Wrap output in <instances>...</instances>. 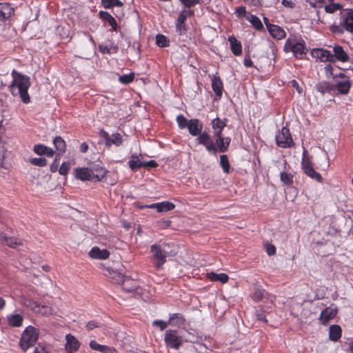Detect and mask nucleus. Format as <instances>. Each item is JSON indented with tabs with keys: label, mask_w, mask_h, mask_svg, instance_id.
Returning a JSON list of instances; mask_svg holds the SVG:
<instances>
[{
	"label": "nucleus",
	"mask_w": 353,
	"mask_h": 353,
	"mask_svg": "<svg viewBox=\"0 0 353 353\" xmlns=\"http://www.w3.org/2000/svg\"><path fill=\"white\" fill-rule=\"evenodd\" d=\"M12 77L13 80L10 86L12 94L19 96L23 103H28L30 101V97L28 92L31 84L30 78L15 70H12Z\"/></svg>",
	"instance_id": "f257e3e1"
},
{
	"label": "nucleus",
	"mask_w": 353,
	"mask_h": 353,
	"mask_svg": "<svg viewBox=\"0 0 353 353\" xmlns=\"http://www.w3.org/2000/svg\"><path fill=\"white\" fill-rule=\"evenodd\" d=\"M151 252H152L154 265L157 269H160L165 263L167 257L176 254V252L171 250L168 244L162 245H152Z\"/></svg>",
	"instance_id": "f03ea898"
},
{
	"label": "nucleus",
	"mask_w": 353,
	"mask_h": 353,
	"mask_svg": "<svg viewBox=\"0 0 353 353\" xmlns=\"http://www.w3.org/2000/svg\"><path fill=\"white\" fill-rule=\"evenodd\" d=\"M38 337L39 332L35 327L31 325L27 327L20 339V347L23 351H26L35 345Z\"/></svg>",
	"instance_id": "7ed1b4c3"
},
{
	"label": "nucleus",
	"mask_w": 353,
	"mask_h": 353,
	"mask_svg": "<svg viewBox=\"0 0 353 353\" xmlns=\"http://www.w3.org/2000/svg\"><path fill=\"white\" fill-rule=\"evenodd\" d=\"M106 172L105 169L101 168L99 172L94 174L93 172L88 168H77L74 170V176L81 181L96 179L99 181L105 177Z\"/></svg>",
	"instance_id": "20e7f679"
},
{
	"label": "nucleus",
	"mask_w": 353,
	"mask_h": 353,
	"mask_svg": "<svg viewBox=\"0 0 353 353\" xmlns=\"http://www.w3.org/2000/svg\"><path fill=\"white\" fill-rule=\"evenodd\" d=\"M165 342L167 346L177 350L183 343V338L177 334V331L168 330L165 333Z\"/></svg>",
	"instance_id": "39448f33"
},
{
	"label": "nucleus",
	"mask_w": 353,
	"mask_h": 353,
	"mask_svg": "<svg viewBox=\"0 0 353 353\" xmlns=\"http://www.w3.org/2000/svg\"><path fill=\"white\" fill-rule=\"evenodd\" d=\"M276 144L281 148H290L294 142L290 132V130L286 128H282L281 130L276 136Z\"/></svg>",
	"instance_id": "423d86ee"
},
{
	"label": "nucleus",
	"mask_w": 353,
	"mask_h": 353,
	"mask_svg": "<svg viewBox=\"0 0 353 353\" xmlns=\"http://www.w3.org/2000/svg\"><path fill=\"white\" fill-rule=\"evenodd\" d=\"M307 153L306 150H304L303 153L302 168L304 172L311 179H315L319 182H321L322 177L320 174L314 170L312 162L306 157Z\"/></svg>",
	"instance_id": "0eeeda50"
},
{
	"label": "nucleus",
	"mask_w": 353,
	"mask_h": 353,
	"mask_svg": "<svg viewBox=\"0 0 353 353\" xmlns=\"http://www.w3.org/2000/svg\"><path fill=\"white\" fill-rule=\"evenodd\" d=\"M99 136L103 139L105 144L108 148L111 147L112 145L119 147L123 143L122 135L118 132L110 135L102 129L99 132Z\"/></svg>",
	"instance_id": "6e6552de"
},
{
	"label": "nucleus",
	"mask_w": 353,
	"mask_h": 353,
	"mask_svg": "<svg viewBox=\"0 0 353 353\" xmlns=\"http://www.w3.org/2000/svg\"><path fill=\"white\" fill-rule=\"evenodd\" d=\"M341 25L350 32H353V10H343L341 11Z\"/></svg>",
	"instance_id": "1a4fd4ad"
},
{
	"label": "nucleus",
	"mask_w": 353,
	"mask_h": 353,
	"mask_svg": "<svg viewBox=\"0 0 353 353\" xmlns=\"http://www.w3.org/2000/svg\"><path fill=\"white\" fill-rule=\"evenodd\" d=\"M196 141L199 144L203 145L208 152H212L214 154L216 153L217 148L214 145L210 136L207 132H201L196 138Z\"/></svg>",
	"instance_id": "9d476101"
},
{
	"label": "nucleus",
	"mask_w": 353,
	"mask_h": 353,
	"mask_svg": "<svg viewBox=\"0 0 353 353\" xmlns=\"http://www.w3.org/2000/svg\"><path fill=\"white\" fill-rule=\"evenodd\" d=\"M65 348L68 353H73L77 352L80 347V342L73 335L68 334L65 336Z\"/></svg>",
	"instance_id": "9b49d317"
},
{
	"label": "nucleus",
	"mask_w": 353,
	"mask_h": 353,
	"mask_svg": "<svg viewBox=\"0 0 353 353\" xmlns=\"http://www.w3.org/2000/svg\"><path fill=\"white\" fill-rule=\"evenodd\" d=\"M337 313V307L334 304L323 310L320 315V321L324 325L327 324L328 321L333 319Z\"/></svg>",
	"instance_id": "f8f14e48"
},
{
	"label": "nucleus",
	"mask_w": 353,
	"mask_h": 353,
	"mask_svg": "<svg viewBox=\"0 0 353 353\" xmlns=\"http://www.w3.org/2000/svg\"><path fill=\"white\" fill-rule=\"evenodd\" d=\"M0 243L7 245L11 248H15L19 245H23V242L20 239L8 236L3 232L0 233Z\"/></svg>",
	"instance_id": "ddd939ff"
},
{
	"label": "nucleus",
	"mask_w": 353,
	"mask_h": 353,
	"mask_svg": "<svg viewBox=\"0 0 353 353\" xmlns=\"http://www.w3.org/2000/svg\"><path fill=\"white\" fill-rule=\"evenodd\" d=\"M312 56L319 59L321 61H334V56L330 51L324 49H316L312 52Z\"/></svg>",
	"instance_id": "4468645a"
},
{
	"label": "nucleus",
	"mask_w": 353,
	"mask_h": 353,
	"mask_svg": "<svg viewBox=\"0 0 353 353\" xmlns=\"http://www.w3.org/2000/svg\"><path fill=\"white\" fill-rule=\"evenodd\" d=\"M333 86L334 90H336L339 94L346 95L350 92L352 83L348 79H347L343 81H336Z\"/></svg>",
	"instance_id": "2eb2a0df"
},
{
	"label": "nucleus",
	"mask_w": 353,
	"mask_h": 353,
	"mask_svg": "<svg viewBox=\"0 0 353 353\" xmlns=\"http://www.w3.org/2000/svg\"><path fill=\"white\" fill-rule=\"evenodd\" d=\"M187 128L191 135L197 136L203 130V125L199 123L198 119H192L189 120L188 125Z\"/></svg>",
	"instance_id": "dca6fc26"
},
{
	"label": "nucleus",
	"mask_w": 353,
	"mask_h": 353,
	"mask_svg": "<svg viewBox=\"0 0 353 353\" xmlns=\"http://www.w3.org/2000/svg\"><path fill=\"white\" fill-rule=\"evenodd\" d=\"M150 208H155L159 212H165L173 210L175 208L174 203L169 201H163L161 203H153L150 205H147Z\"/></svg>",
	"instance_id": "f3484780"
},
{
	"label": "nucleus",
	"mask_w": 353,
	"mask_h": 353,
	"mask_svg": "<svg viewBox=\"0 0 353 353\" xmlns=\"http://www.w3.org/2000/svg\"><path fill=\"white\" fill-rule=\"evenodd\" d=\"M105 270V275L112 279V282L118 284H121V282H123L124 276L121 272L110 268H107Z\"/></svg>",
	"instance_id": "a211bd4d"
},
{
	"label": "nucleus",
	"mask_w": 353,
	"mask_h": 353,
	"mask_svg": "<svg viewBox=\"0 0 353 353\" xmlns=\"http://www.w3.org/2000/svg\"><path fill=\"white\" fill-rule=\"evenodd\" d=\"M110 252L105 250H101L98 247H94L89 252L91 258L97 259H106L109 257Z\"/></svg>",
	"instance_id": "6ab92c4d"
},
{
	"label": "nucleus",
	"mask_w": 353,
	"mask_h": 353,
	"mask_svg": "<svg viewBox=\"0 0 353 353\" xmlns=\"http://www.w3.org/2000/svg\"><path fill=\"white\" fill-rule=\"evenodd\" d=\"M212 88L216 96L221 97L223 93V83L219 77L211 76Z\"/></svg>",
	"instance_id": "aec40b11"
},
{
	"label": "nucleus",
	"mask_w": 353,
	"mask_h": 353,
	"mask_svg": "<svg viewBox=\"0 0 353 353\" xmlns=\"http://www.w3.org/2000/svg\"><path fill=\"white\" fill-rule=\"evenodd\" d=\"M14 12V9L8 3H0V20L8 19Z\"/></svg>",
	"instance_id": "412c9836"
},
{
	"label": "nucleus",
	"mask_w": 353,
	"mask_h": 353,
	"mask_svg": "<svg viewBox=\"0 0 353 353\" xmlns=\"http://www.w3.org/2000/svg\"><path fill=\"white\" fill-rule=\"evenodd\" d=\"M270 34L276 39H281L285 37V31L276 25H267Z\"/></svg>",
	"instance_id": "4be33fe9"
},
{
	"label": "nucleus",
	"mask_w": 353,
	"mask_h": 353,
	"mask_svg": "<svg viewBox=\"0 0 353 353\" xmlns=\"http://www.w3.org/2000/svg\"><path fill=\"white\" fill-rule=\"evenodd\" d=\"M34 152L38 155H46L48 157H52L54 154V150L51 148L43 144L35 145Z\"/></svg>",
	"instance_id": "5701e85b"
},
{
	"label": "nucleus",
	"mask_w": 353,
	"mask_h": 353,
	"mask_svg": "<svg viewBox=\"0 0 353 353\" xmlns=\"http://www.w3.org/2000/svg\"><path fill=\"white\" fill-rule=\"evenodd\" d=\"M216 137V143L217 145V150L220 152H225L229 146L230 139H224L221 134L214 135Z\"/></svg>",
	"instance_id": "b1692460"
},
{
	"label": "nucleus",
	"mask_w": 353,
	"mask_h": 353,
	"mask_svg": "<svg viewBox=\"0 0 353 353\" xmlns=\"http://www.w3.org/2000/svg\"><path fill=\"white\" fill-rule=\"evenodd\" d=\"M334 58L336 57V59L341 61L342 62H346L349 60V56L344 51L343 48L341 46H335L334 47Z\"/></svg>",
	"instance_id": "393cba45"
},
{
	"label": "nucleus",
	"mask_w": 353,
	"mask_h": 353,
	"mask_svg": "<svg viewBox=\"0 0 353 353\" xmlns=\"http://www.w3.org/2000/svg\"><path fill=\"white\" fill-rule=\"evenodd\" d=\"M7 320L9 325L12 327H20L22 325L23 318L21 314H12L8 315Z\"/></svg>",
	"instance_id": "a878e982"
},
{
	"label": "nucleus",
	"mask_w": 353,
	"mask_h": 353,
	"mask_svg": "<svg viewBox=\"0 0 353 353\" xmlns=\"http://www.w3.org/2000/svg\"><path fill=\"white\" fill-rule=\"evenodd\" d=\"M207 277L212 281H219L221 283H226L228 280V276L225 273L217 274L215 272H210L207 274Z\"/></svg>",
	"instance_id": "bb28decb"
},
{
	"label": "nucleus",
	"mask_w": 353,
	"mask_h": 353,
	"mask_svg": "<svg viewBox=\"0 0 353 353\" xmlns=\"http://www.w3.org/2000/svg\"><path fill=\"white\" fill-rule=\"evenodd\" d=\"M228 41H230L232 53L236 56L240 55L242 52L241 43L234 37H230Z\"/></svg>",
	"instance_id": "cd10ccee"
},
{
	"label": "nucleus",
	"mask_w": 353,
	"mask_h": 353,
	"mask_svg": "<svg viewBox=\"0 0 353 353\" xmlns=\"http://www.w3.org/2000/svg\"><path fill=\"white\" fill-rule=\"evenodd\" d=\"M187 19V14L185 12H181L178 17L176 24V32L179 34H182L185 32V21Z\"/></svg>",
	"instance_id": "c85d7f7f"
},
{
	"label": "nucleus",
	"mask_w": 353,
	"mask_h": 353,
	"mask_svg": "<svg viewBox=\"0 0 353 353\" xmlns=\"http://www.w3.org/2000/svg\"><path fill=\"white\" fill-rule=\"evenodd\" d=\"M53 143L56 150L59 152L57 156L59 157L65 152L66 144L65 141L61 137H56L53 140Z\"/></svg>",
	"instance_id": "c756f323"
},
{
	"label": "nucleus",
	"mask_w": 353,
	"mask_h": 353,
	"mask_svg": "<svg viewBox=\"0 0 353 353\" xmlns=\"http://www.w3.org/2000/svg\"><path fill=\"white\" fill-rule=\"evenodd\" d=\"M293 54L296 57L302 58L307 54V49L303 43L295 42L293 46Z\"/></svg>",
	"instance_id": "7c9ffc66"
},
{
	"label": "nucleus",
	"mask_w": 353,
	"mask_h": 353,
	"mask_svg": "<svg viewBox=\"0 0 353 353\" xmlns=\"http://www.w3.org/2000/svg\"><path fill=\"white\" fill-rule=\"evenodd\" d=\"M341 336V328L339 325H332L330 327L329 338L333 341H336Z\"/></svg>",
	"instance_id": "2f4dec72"
},
{
	"label": "nucleus",
	"mask_w": 353,
	"mask_h": 353,
	"mask_svg": "<svg viewBox=\"0 0 353 353\" xmlns=\"http://www.w3.org/2000/svg\"><path fill=\"white\" fill-rule=\"evenodd\" d=\"M90 347L94 350H97L103 353H112L113 351H114V349H112L107 345H100L94 340L90 342Z\"/></svg>",
	"instance_id": "473e14b6"
},
{
	"label": "nucleus",
	"mask_w": 353,
	"mask_h": 353,
	"mask_svg": "<svg viewBox=\"0 0 353 353\" xmlns=\"http://www.w3.org/2000/svg\"><path fill=\"white\" fill-rule=\"evenodd\" d=\"M316 89L321 94H325L334 90V86L329 82L321 81L316 85Z\"/></svg>",
	"instance_id": "72a5a7b5"
},
{
	"label": "nucleus",
	"mask_w": 353,
	"mask_h": 353,
	"mask_svg": "<svg viewBox=\"0 0 353 353\" xmlns=\"http://www.w3.org/2000/svg\"><path fill=\"white\" fill-rule=\"evenodd\" d=\"M212 128L214 130V135L222 134V131L225 126L224 121H221L219 118H216L212 122Z\"/></svg>",
	"instance_id": "f704fd0d"
},
{
	"label": "nucleus",
	"mask_w": 353,
	"mask_h": 353,
	"mask_svg": "<svg viewBox=\"0 0 353 353\" xmlns=\"http://www.w3.org/2000/svg\"><path fill=\"white\" fill-rule=\"evenodd\" d=\"M185 322V319L181 314L175 313L171 315L168 323L171 325H181Z\"/></svg>",
	"instance_id": "c9c22d12"
},
{
	"label": "nucleus",
	"mask_w": 353,
	"mask_h": 353,
	"mask_svg": "<svg viewBox=\"0 0 353 353\" xmlns=\"http://www.w3.org/2000/svg\"><path fill=\"white\" fill-rule=\"evenodd\" d=\"M143 162H141L137 154H132L128 161L129 167L132 171H137L139 168L143 167Z\"/></svg>",
	"instance_id": "e433bc0d"
},
{
	"label": "nucleus",
	"mask_w": 353,
	"mask_h": 353,
	"mask_svg": "<svg viewBox=\"0 0 353 353\" xmlns=\"http://www.w3.org/2000/svg\"><path fill=\"white\" fill-rule=\"evenodd\" d=\"M246 19L257 30L263 29V26L259 17L253 14H249L246 17Z\"/></svg>",
	"instance_id": "4c0bfd02"
},
{
	"label": "nucleus",
	"mask_w": 353,
	"mask_h": 353,
	"mask_svg": "<svg viewBox=\"0 0 353 353\" xmlns=\"http://www.w3.org/2000/svg\"><path fill=\"white\" fill-rule=\"evenodd\" d=\"M100 17L105 21H107L110 26H111L113 30H116L117 28V24L114 17L107 12L101 11L99 12Z\"/></svg>",
	"instance_id": "58836bf2"
},
{
	"label": "nucleus",
	"mask_w": 353,
	"mask_h": 353,
	"mask_svg": "<svg viewBox=\"0 0 353 353\" xmlns=\"http://www.w3.org/2000/svg\"><path fill=\"white\" fill-rule=\"evenodd\" d=\"M101 3L106 9L112 8L113 7L121 8L124 4L121 0H101Z\"/></svg>",
	"instance_id": "ea45409f"
},
{
	"label": "nucleus",
	"mask_w": 353,
	"mask_h": 353,
	"mask_svg": "<svg viewBox=\"0 0 353 353\" xmlns=\"http://www.w3.org/2000/svg\"><path fill=\"white\" fill-rule=\"evenodd\" d=\"M34 312L47 316L54 314V310L51 307L48 305L41 306L39 304L38 307L35 310Z\"/></svg>",
	"instance_id": "a19ab883"
},
{
	"label": "nucleus",
	"mask_w": 353,
	"mask_h": 353,
	"mask_svg": "<svg viewBox=\"0 0 353 353\" xmlns=\"http://www.w3.org/2000/svg\"><path fill=\"white\" fill-rule=\"evenodd\" d=\"M328 4H326L324 7L325 11L327 13L333 14L337 10H340L342 8L341 4L339 3H334V1L332 2H327Z\"/></svg>",
	"instance_id": "79ce46f5"
},
{
	"label": "nucleus",
	"mask_w": 353,
	"mask_h": 353,
	"mask_svg": "<svg viewBox=\"0 0 353 353\" xmlns=\"http://www.w3.org/2000/svg\"><path fill=\"white\" fill-rule=\"evenodd\" d=\"M266 294L267 292L265 290L256 288L252 295V298L254 301L258 302L262 301L265 297Z\"/></svg>",
	"instance_id": "37998d69"
},
{
	"label": "nucleus",
	"mask_w": 353,
	"mask_h": 353,
	"mask_svg": "<svg viewBox=\"0 0 353 353\" xmlns=\"http://www.w3.org/2000/svg\"><path fill=\"white\" fill-rule=\"evenodd\" d=\"M183 341H185V342H190V343H197L199 341V337L194 331H193L192 332H187V334H185V336H183Z\"/></svg>",
	"instance_id": "c03bdc74"
},
{
	"label": "nucleus",
	"mask_w": 353,
	"mask_h": 353,
	"mask_svg": "<svg viewBox=\"0 0 353 353\" xmlns=\"http://www.w3.org/2000/svg\"><path fill=\"white\" fill-rule=\"evenodd\" d=\"M22 301L24 305L30 308L34 312L35 310L38 307L39 303L31 299H28L26 297L22 298Z\"/></svg>",
	"instance_id": "a18cd8bd"
},
{
	"label": "nucleus",
	"mask_w": 353,
	"mask_h": 353,
	"mask_svg": "<svg viewBox=\"0 0 353 353\" xmlns=\"http://www.w3.org/2000/svg\"><path fill=\"white\" fill-rule=\"evenodd\" d=\"M156 43L161 48L166 47L169 45V41L167 37L162 34L157 35Z\"/></svg>",
	"instance_id": "49530a36"
},
{
	"label": "nucleus",
	"mask_w": 353,
	"mask_h": 353,
	"mask_svg": "<svg viewBox=\"0 0 353 353\" xmlns=\"http://www.w3.org/2000/svg\"><path fill=\"white\" fill-rule=\"evenodd\" d=\"M132 280L129 279H126L123 280V282H121L123 284V290L128 292H134L137 290V285H134L133 286L128 285V283H131Z\"/></svg>",
	"instance_id": "de8ad7c7"
},
{
	"label": "nucleus",
	"mask_w": 353,
	"mask_h": 353,
	"mask_svg": "<svg viewBox=\"0 0 353 353\" xmlns=\"http://www.w3.org/2000/svg\"><path fill=\"white\" fill-rule=\"evenodd\" d=\"M134 79V74L133 72L129 74L121 75L119 78V81L123 84H128L133 81Z\"/></svg>",
	"instance_id": "09e8293b"
},
{
	"label": "nucleus",
	"mask_w": 353,
	"mask_h": 353,
	"mask_svg": "<svg viewBox=\"0 0 353 353\" xmlns=\"http://www.w3.org/2000/svg\"><path fill=\"white\" fill-rule=\"evenodd\" d=\"M220 163L223 171L228 173L230 170V163L226 155H221L220 157Z\"/></svg>",
	"instance_id": "8fccbe9b"
},
{
	"label": "nucleus",
	"mask_w": 353,
	"mask_h": 353,
	"mask_svg": "<svg viewBox=\"0 0 353 353\" xmlns=\"http://www.w3.org/2000/svg\"><path fill=\"white\" fill-rule=\"evenodd\" d=\"M30 162L32 165L39 166V167H43L45 165H46V164H47L46 159L45 158H41V157L32 158V159H30Z\"/></svg>",
	"instance_id": "3c124183"
},
{
	"label": "nucleus",
	"mask_w": 353,
	"mask_h": 353,
	"mask_svg": "<svg viewBox=\"0 0 353 353\" xmlns=\"http://www.w3.org/2000/svg\"><path fill=\"white\" fill-rule=\"evenodd\" d=\"M176 121L179 128L181 129L185 128L188 125L189 121L182 114L177 116Z\"/></svg>",
	"instance_id": "603ef678"
},
{
	"label": "nucleus",
	"mask_w": 353,
	"mask_h": 353,
	"mask_svg": "<svg viewBox=\"0 0 353 353\" xmlns=\"http://www.w3.org/2000/svg\"><path fill=\"white\" fill-rule=\"evenodd\" d=\"M334 0H308V3L314 8H321L323 3L332 2Z\"/></svg>",
	"instance_id": "864d4df0"
},
{
	"label": "nucleus",
	"mask_w": 353,
	"mask_h": 353,
	"mask_svg": "<svg viewBox=\"0 0 353 353\" xmlns=\"http://www.w3.org/2000/svg\"><path fill=\"white\" fill-rule=\"evenodd\" d=\"M70 168V163L63 162L59 169V172L61 175H66Z\"/></svg>",
	"instance_id": "5fc2aeb1"
},
{
	"label": "nucleus",
	"mask_w": 353,
	"mask_h": 353,
	"mask_svg": "<svg viewBox=\"0 0 353 353\" xmlns=\"http://www.w3.org/2000/svg\"><path fill=\"white\" fill-rule=\"evenodd\" d=\"M281 180L286 185L290 184L292 183V176L286 172H281Z\"/></svg>",
	"instance_id": "6e6d98bb"
},
{
	"label": "nucleus",
	"mask_w": 353,
	"mask_h": 353,
	"mask_svg": "<svg viewBox=\"0 0 353 353\" xmlns=\"http://www.w3.org/2000/svg\"><path fill=\"white\" fill-rule=\"evenodd\" d=\"M343 28H344V27L341 24V26L332 25L330 28V30L333 33L342 34L344 32Z\"/></svg>",
	"instance_id": "4d7b16f0"
},
{
	"label": "nucleus",
	"mask_w": 353,
	"mask_h": 353,
	"mask_svg": "<svg viewBox=\"0 0 353 353\" xmlns=\"http://www.w3.org/2000/svg\"><path fill=\"white\" fill-rule=\"evenodd\" d=\"M152 325L154 326H158L160 327L161 330H163L166 328L168 325H169L168 322L163 321L162 320H155L153 321Z\"/></svg>",
	"instance_id": "13d9d810"
},
{
	"label": "nucleus",
	"mask_w": 353,
	"mask_h": 353,
	"mask_svg": "<svg viewBox=\"0 0 353 353\" xmlns=\"http://www.w3.org/2000/svg\"><path fill=\"white\" fill-rule=\"evenodd\" d=\"M294 41L290 40V39H288L286 41V43L285 44V46H284V50L285 52H292L293 51V46L294 45Z\"/></svg>",
	"instance_id": "bf43d9fd"
},
{
	"label": "nucleus",
	"mask_w": 353,
	"mask_h": 353,
	"mask_svg": "<svg viewBox=\"0 0 353 353\" xmlns=\"http://www.w3.org/2000/svg\"><path fill=\"white\" fill-rule=\"evenodd\" d=\"M236 13L239 17H245L248 16L245 10V8L244 6H241L236 8Z\"/></svg>",
	"instance_id": "052dcab7"
},
{
	"label": "nucleus",
	"mask_w": 353,
	"mask_h": 353,
	"mask_svg": "<svg viewBox=\"0 0 353 353\" xmlns=\"http://www.w3.org/2000/svg\"><path fill=\"white\" fill-rule=\"evenodd\" d=\"M157 163L154 160H150L149 161L143 162V167L145 168H152L157 167Z\"/></svg>",
	"instance_id": "680f3d73"
},
{
	"label": "nucleus",
	"mask_w": 353,
	"mask_h": 353,
	"mask_svg": "<svg viewBox=\"0 0 353 353\" xmlns=\"http://www.w3.org/2000/svg\"><path fill=\"white\" fill-rule=\"evenodd\" d=\"M59 167V159L58 156L56 157L53 163L50 165V171L52 172H55L57 171Z\"/></svg>",
	"instance_id": "e2e57ef3"
},
{
	"label": "nucleus",
	"mask_w": 353,
	"mask_h": 353,
	"mask_svg": "<svg viewBox=\"0 0 353 353\" xmlns=\"http://www.w3.org/2000/svg\"><path fill=\"white\" fill-rule=\"evenodd\" d=\"M266 252L268 255H273L276 252V248L273 245H266Z\"/></svg>",
	"instance_id": "0e129e2a"
},
{
	"label": "nucleus",
	"mask_w": 353,
	"mask_h": 353,
	"mask_svg": "<svg viewBox=\"0 0 353 353\" xmlns=\"http://www.w3.org/2000/svg\"><path fill=\"white\" fill-rule=\"evenodd\" d=\"M99 326V325L94 321H90L86 325V327L89 330H93L94 328L97 327Z\"/></svg>",
	"instance_id": "69168bd1"
},
{
	"label": "nucleus",
	"mask_w": 353,
	"mask_h": 353,
	"mask_svg": "<svg viewBox=\"0 0 353 353\" xmlns=\"http://www.w3.org/2000/svg\"><path fill=\"white\" fill-rule=\"evenodd\" d=\"M325 72L327 77L334 76L333 75V67L330 64H329L325 67Z\"/></svg>",
	"instance_id": "338daca9"
},
{
	"label": "nucleus",
	"mask_w": 353,
	"mask_h": 353,
	"mask_svg": "<svg viewBox=\"0 0 353 353\" xmlns=\"http://www.w3.org/2000/svg\"><path fill=\"white\" fill-rule=\"evenodd\" d=\"M99 51L102 53H108V54H110L112 53L111 52V49L110 48H108V46H99Z\"/></svg>",
	"instance_id": "774afa93"
}]
</instances>
